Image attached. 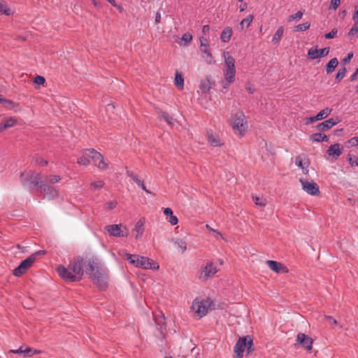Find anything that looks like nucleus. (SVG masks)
Returning a JSON list of instances; mask_svg holds the SVG:
<instances>
[{
  "mask_svg": "<svg viewBox=\"0 0 358 358\" xmlns=\"http://www.w3.org/2000/svg\"><path fill=\"white\" fill-rule=\"evenodd\" d=\"M88 257H76L72 259L67 267L58 266L57 271L59 275L66 282H76L82 279L84 267L86 268V260Z\"/></svg>",
  "mask_w": 358,
  "mask_h": 358,
  "instance_id": "f257e3e1",
  "label": "nucleus"
},
{
  "mask_svg": "<svg viewBox=\"0 0 358 358\" xmlns=\"http://www.w3.org/2000/svg\"><path fill=\"white\" fill-rule=\"evenodd\" d=\"M86 273L92 279L94 284L101 289H105L108 286V271L99 266L96 259L88 257L86 260Z\"/></svg>",
  "mask_w": 358,
  "mask_h": 358,
  "instance_id": "f03ea898",
  "label": "nucleus"
},
{
  "mask_svg": "<svg viewBox=\"0 0 358 358\" xmlns=\"http://www.w3.org/2000/svg\"><path fill=\"white\" fill-rule=\"evenodd\" d=\"M231 126L235 134H238L240 136H243L248 129V122L245 114L241 112H237L232 117Z\"/></svg>",
  "mask_w": 358,
  "mask_h": 358,
  "instance_id": "7ed1b4c3",
  "label": "nucleus"
},
{
  "mask_svg": "<svg viewBox=\"0 0 358 358\" xmlns=\"http://www.w3.org/2000/svg\"><path fill=\"white\" fill-rule=\"evenodd\" d=\"M224 66L223 72L224 78L228 83H232L235 80L236 76V68H235V60L229 52H224Z\"/></svg>",
  "mask_w": 358,
  "mask_h": 358,
  "instance_id": "20e7f679",
  "label": "nucleus"
},
{
  "mask_svg": "<svg viewBox=\"0 0 358 358\" xmlns=\"http://www.w3.org/2000/svg\"><path fill=\"white\" fill-rule=\"evenodd\" d=\"M212 306L213 301L210 299H195L191 308L199 318H201L208 313Z\"/></svg>",
  "mask_w": 358,
  "mask_h": 358,
  "instance_id": "39448f33",
  "label": "nucleus"
},
{
  "mask_svg": "<svg viewBox=\"0 0 358 358\" xmlns=\"http://www.w3.org/2000/svg\"><path fill=\"white\" fill-rule=\"evenodd\" d=\"M20 179L24 186L33 185L36 187L42 183L41 174L31 170L22 172L20 174Z\"/></svg>",
  "mask_w": 358,
  "mask_h": 358,
  "instance_id": "423d86ee",
  "label": "nucleus"
},
{
  "mask_svg": "<svg viewBox=\"0 0 358 358\" xmlns=\"http://www.w3.org/2000/svg\"><path fill=\"white\" fill-rule=\"evenodd\" d=\"M36 259V255H31L23 260L20 264L14 269L13 275L16 277L21 276L29 268Z\"/></svg>",
  "mask_w": 358,
  "mask_h": 358,
  "instance_id": "0eeeda50",
  "label": "nucleus"
},
{
  "mask_svg": "<svg viewBox=\"0 0 358 358\" xmlns=\"http://www.w3.org/2000/svg\"><path fill=\"white\" fill-rule=\"evenodd\" d=\"M87 154L90 155L91 159L94 162V164L100 169H106L108 164L105 162L102 155L97 152L96 150L92 148L90 150L86 152Z\"/></svg>",
  "mask_w": 358,
  "mask_h": 358,
  "instance_id": "6e6552de",
  "label": "nucleus"
},
{
  "mask_svg": "<svg viewBox=\"0 0 358 358\" xmlns=\"http://www.w3.org/2000/svg\"><path fill=\"white\" fill-rule=\"evenodd\" d=\"M136 261V266L143 269L158 270L159 268V265L157 262L146 257L138 255Z\"/></svg>",
  "mask_w": 358,
  "mask_h": 358,
  "instance_id": "1a4fd4ad",
  "label": "nucleus"
},
{
  "mask_svg": "<svg viewBox=\"0 0 358 358\" xmlns=\"http://www.w3.org/2000/svg\"><path fill=\"white\" fill-rule=\"evenodd\" d=\"M303 189L308 194L312 196H316L320 194V189L318 185L313 181H308L305 179L299 180Z\"/></svg>",
  "mask_w": 358,
  "mask_h": 358,
  "instance_id": "9d476101",
  "label": "nucleus"
},
{
  "mask_svg": "<svg viewBox=\"0 0 358 358\" xmlns=\"http://www.w3.org/2000/svg\"><path fill=\"white\" fill-rule=\"evenodd\" d=\"M329 52V48L317 49V47H312L308 50V58L309 59H315L327 56Z\"/></svg>",
  "mask_w": 358,
  "mask_h": 358,
  "instance_id": "9b49d317",
  "label": "nucleus"
},
{
  "mask_svg": "<svg viewBox=\"0 0 358 358\" xmlns=\"http://www.w3.org/2000/svg\"><path fill=\"white\" fill-rule=\"evenodd\" d=\"M217 272L216 266L213 262H208L206 266L202 268L199 278L206 280L213 277Z\"/></svg>",
  "mask_w": 358,
  "mask_h": 358,
  "instance_id": "f8f14e48",
  "label": "nucleus"
},
{
  "mask_svg": "<svg viewBox=\"0 0 358 358\" xmlns=\"http://www.w3.org/2000/svg\"><path fill=\"white\" fill-rule=\"evenodd\" d=\"M106 231L109 234L110 236L115 237H127L128 236L127 232H124L121 229L120 224H109L105 227Z\"/></svg>",
  "mask_w": 358,
  "mask_h": 358,
  "instance_id": "ddd939ff",
  "label": "nucleus"
},
{
  "mask_svg": "<svg viewBox=\"0 0 358 358\" xmlns=\"http://www.w3.org/2000/svg\"><path fill=\"white\" fill-rule=\"evenodd\" d=\"M266 264L268 265L269 268L277 273H287L289 272L288 268L282 264L273 261L267 260Z\"/></svg>",
  "mask_w": 358,
  "mask_h": 358,
  "instance_id": "4468645a",
  "label": "nucleus"
},
{
  "mask_svg": "<svg viewBox=\"0 0 358 358\" xmlns=\"http://www.w3.org/2000/svg\"><path fill=\"white\" fill-rule=\"evenodd\" d=\"M248 337L240 338L236 342L234 346V353L236 354V358H243V353L246 347V341Z\"/></svg>",
  "mask_w": 358,
  "mask_h": 358,
  "instance_id": "2eb2a0df",
  "label": "nucleus"
},
{
  "mask_svg": "<svg viewBox=\"0 0 358 358\" xmlns=\"http://www.w3.org/2000/svg\"><path fill=\"white\" fill-rule=\"evenodd\" d=\"M297 343L302 345V346L307 350L310 351L312 350L313 339L310 337L307 336L305 334L299 333L297 335Z\"/></svg>",
  "mask_w": 358,
  "mask_h": 358,
  "instance_id": "dca6fc26",
  "label": "nucleus"
},
{
  "mask_svg": "<svg viewBox=\"0 0 358 358\" xmlns=\"http://www.w3.org/2000/svg\"><path fill=\"white\" fill-rule=\"evenodd\" d=\"M338 123L337 118H330L317 125L316 128L318 131L324 132L331 129L334 126Z\"/></svg>",
  "mask_w": 358,
  "mask_h": 358,
  "instance_id": "f3484780",
  "label": "nucleus"
},
{
  "mask_svg": "<svg viewBox=\"0 0 358 358\" xmlns=\"http://www.w3.org/2000/svg\"><path fill=\"white\" fill-rule=\"evenodd\" d=\"M145 223V220L144 218H141L134 225V227L132 230V232L134 234L135 238L136 240L140 239L144 232V225Z\"/></svg>",
  "mask_w": 358,
  "mask_h": 358,
  "instance_id": "a211bd4d",
  "label": "nucleus"
},
{
  "mask_svg": "<svg viewBox=\"0 0 358 358\" xmlns=\"http://www.w3.org/2000/svg\"><path fill=\"white\" fill-rule=\"evenodd\" d=\"M343 147L340 143H334L329 147L327 153L336 159L343 152Z\"/></svg>",
  "mask_w": 358,
  "mask_h": 358,
  "instance_id": "6ab92c4d",
  "label": "nucleus"
},
{
  "mask_svg": "<svg viewBox=\"0 0 358 358\" xmlns=\"http://www.w3.org/2000/svg\"><path fill=\"white\" fill-rule=\"evenodd\" d=\"M201 46L200 50L201 53L203 54V57L208 59H212V55L210 52V49L208 48V41L204 37L200 38Z\"/></svg>",
  "mask_w": 358,
  "mask_h": 358,
  "instance_id": "aec40b11",
  "label": "nucleus"
},
{
  "mask_svg": "<svg viewBox=\"0 0 358 358\" xmlns=\"http://www.w3.org/2000/svg\"><path fill=\"white\" fill-rule=\"evenodd\" d=\"M0 103L3 106L8 110H14L15 111L20 110V105L18 103H15L12 100L1 97V96Z\"/></svg>",
  "mask_w": 358,
  "mask_h": 358,
  "instance_id": "412c9836",
  "label": "nucleus"
},
{
  "mask_svg": "<svg viewBox=\"0 0 358 358\" xmlns=\"http://www.w3.org/2000/svg\"><path fill=\"white\" fill-rule=\"evenodd\" d=\"M126 174L128 177L131 178L142 189H143L147 194L151 192L145 187L143 180L140 179L137 175L130 170H127Z\"/></svg>",
  "mask_w": 358,
  "mask_h": 358,
  "instance_id": "4be33fe9",
  "label": "nucleus"
},
{
  "mask_svg": "<svg viewBox=\"0 0 358 358\" xmlns=\"http://www.w3.org/2000/svg\"><path fill=\"white\" fill-rule=\"evenodd\" d=\"M40 187L50 199H54L58 195L57 189L49 185L41 183Z\"/></svg>",
  "mask_w": 358,
  "mask_h": 358,
  "instance_id": "5701e85b",
  "label": "nucleus"
},
{
  "mask_svg": "<svg viewBox=\"0 0 358 358\" xmlns=\"http://www.w3.org/2000/svg\"><path fill=\"white\" fill-rule=\"evenodd\" d=\"M154 320L156 324L157 329L160 331H162L165 329V317L163 314L155 315Z\"/></svg>",
  "mask_w": 358,
  "mask_h": 358,
  "instance_id": "b1692460",
  "label": "nucleus"
},
{
  "mask_svg": "<svg viewBox=\"0 0 358 358\" xmlns=\"http://www.w3.org/2000/svg\"><path fill=\"white\" fill-rule=\"evenodd\" d=\"M90 149H85L82 151V155L78 158L77 163L80 165L87 166L90 163V155L86 152Z\"/></svg>",
  "mask_w": 358,
  "mask_h": 358,
  "instance_id": "393cba45",
  "label": "nucleus"
},
{
  "mask_svg": "<svg viewBox=\"0 0 358 358\" xmlns=\"http://www.w3.org/2000/svg\"><path fill=\"white\" fill-rule=\"evenodd\" d=\"M164 213L166 215L167 220L171 225L178 224V220L176 216L173 215V210L170 208H164Z\"/></svg>",
  "mask_w": 358,
  "mask_h": 358,
  "instance_id": "a878e982",
  "label": "nucleus"
},
{
  "mask_svg": "<svg viewBox=\"0 0 358 358\" xmlns=\"http://www.w3.org/2000/svg\"><path fill=\"white\" fill-rule=\"evenodd\" d=\"M33 350L31 348H27L25 350L21 346L17 350H10L9 353L22 355L24 357H30L31 355V352H32Z\"/></svg>",
  "mask_w": 358,
  "mask_h": 358,
  "instance_id": "bb28decb",
  "label": "nucleus"
},
{
  "mask_svg": "<svg viewBox=\"0 0 358 358\" xmlns=\"http://www.w3.org/2000/svg\"><path fill=\"white\" fill-rule=\"evenodd\" d=\"M232 35L231 28L227 27L223 29L220 35V39L224 43H228Z\"/></svg>",
  "mask_w": 358,
  "mask_h": 358,
  "instance_id": "cd10ccee",
  "label": "nucleus"
},
{
  "mask_svg": "<svg viewBox=\"0 0 358 358\" xmlns=\"http://www.w3.org/2000/svg\"><path fill=\"white\" fill-rule=\"evenodd\" d=\"M208 140L212 146L217 147L223 145L219 137L214 135L213 133L208 132Z\"/></svg>",
  "mask_w": 358,
  "mask_h": 358,
  "instance_id": "c85d7f7f",
  "label": "nucleus"
},
{
  "mask_svg": "<svg viewBox=\"0 0 358 358\" xmlns=\"http://www.w3.org/2000/svg\"><path fill=\"white\" fill-rule=\"evenodd\" d=\"M338 64V61L337 58L334 57V58L331 59L326 65L327 73L328 74L332 73L335 70V69L336 68Z\"/></svg>",
  "mask_w": 358,
  "mask_h": 358,
  "instance_id": "c756f323",
  "label": "nucleus"
},
{
  "mask_svg": "<svg viewBox=\"0 0 358 358\" xmlns=\"http://www.w3.org/2000/svg\"><path fill=\"white\" fill-rule=\"evenodd\" d=\"M211 88V83L208 78L200 82L199 89L202 93H207Z\"/></svg>",
  "mask_w": 358,
  "mask_h": 358,
  "instance_id": "7c9ffc66",
  "label": "nucleus"
},
{
  "mask_svg": "<svg viewBox=\"0 0 358 358\" xmlns=\"http://www.w3.org/2000/svg\"><path fill=\"white\" fill-rule=\"evenodd\" d=\"M174 83L178 87L179 90H182L184 87V78L182 75L179 73L178 71H176V76L174 79Z\"/></svg>",
  "mask_w": 358,
  "mask_h": 358,
  "instance_id": "2f4dec72",
  "label": "nucleus"
},
{
  "mask_svg": "<svg viewBox=\"0 0 358 358\" xmlns=\"http://www.w3.org/2000/svg\"><path fill=\"white\" fill-rule=\"evenodd\" d=\"M253 19H254V16L252 15H248L247 17H245L243 20H241V22H240L238 29L240 30H243L245 27L248 28L250 25Z\"/></svg>",
  "mask_w": 358,
  "mask_h": 358,
  "instance_id": "473e14b6",
  "label": "nucleus"
},
{
  "mask_svg": "<svg viewBox=\"0 0 358 358\" xmlns=\"http://www.w3.org/2000/svg\"><path fill=\"white\" fill-rule=\"evenodd\" d=\"M284 33V27H280L277 31H275V34L273 36L272 42L274 44L278 43V42L280 41L281 37L282 36Z\"/></svg>",
  "mask_w": 358,
  "mask_h": 358,
  "instance_id": "72a5a7b5",
  "label": "nucleus"
},
{
  "mask_svg": "<svg viewBox=\"0 0 358 358\" xmlns=\"http://www.w3.org/2000/svg\"><path fill=\"white\" fill-rule=\"evenodd\" d=\"M172 241L177 245L181 253H183L187 249L186 242L182 239L173 238Z\"/></svg>",
  "mask_w": 358,
  "mask_h": 358,
  "instance_id": "f704fd0d",
  "label": "nucleus"
},
{
  "mask_svg": "<svg viewBox=\"0 0 358 358\" xmlns=\"http://www.w3.org/2000/svg\"><path fill=\"white\" fill-rule=\"evenodd\" d=\"M159 117H162L164 121L167 122V124L170 126H173L174 124V119L170 116L167 113L160 111Z\"/></svg>",
  "mask_w": 358,
  "mask_h": 358,
  "instance_id": "c9c22d12",
  "label": "nucleus"
},
{
  "mask_svg": "<svg viewBox=\"0 0 358 358\" xmlns=\"http://www.w3.org/2000/svg\"><path fill=\"white\" fill-rule=\"evenodd\" d=\"M331 112V109H329V108H326L322 110L320 113H318L316 115V119H317L318 120L324 119L330 115Z\"/></svg>",
  "mask_w": 358,
  "mask_h": 358,
  "instance_id": "e433bc0d",
  "label": "nucleus"
},
{
  "mask_svg": "<svg viewBox=\"0 0 358 358\" xmlns=\"http://www.w3.org/2000/svg\"><path fill=\"white\" fill-rule=\"evenodd\" d=\"M346 72H347V70H346L345 67L339 69L336 75V78H335L336 80L338 83H340L343 80V78L345 76Z\"/></svg>",
  "mask_w": 358,
  "mask_h": 358,
  "instance_id": "4c0bfd02",
  "label": "nucleus"
},
{
  "mask_svg": "<svg viewBox=\"0 0 358 358\" xmlns=\"http://www.w3.org/2000/svg\"><path fill=\"white\" fill-rule=\"evenodd\" d=\"M0 13L6 14V15H10L13 13L10 9L7 8V6L4 3L3 0H0Z\"/></svg>",
  "mask_w": 358,
  "mask_h": 358,
  "instance_id": "58836bf2",
  "label": "nucleus"
},
{
  "mask_svg": "<svg viewBox=\"0 0 358 358\" xmlns=\"http://www.w3.org/2000/svg\"><path fill=\"white\" fill-rule=\"evenodd\" d=\"M252 200L256 205L259 206H264L266 203V199L263 197L252 196Z\"/></svg>",
  "mask_w": 358,
  "mask_h": 358,
  "instance_id": "ea45409f",
  "label": "nucleus"
},
{
  "mask_svg": "<svg viewBox=\"0 0 358 358\" xmlns=\"http://www.w3.org/2000/svg\"><path fill=\"white\" fill-rule=\"evenodd\" d=\"M138 255H131V254H126V258L129 261V262L134 265H137V261Z\"/></svg>",
  "mask_w": 358,
  "mask_h": 358,
  "instance_id": "a19ab883",
  "label": "nucleus"
},
{
  "mask_svg": "<svg viewBox=\"0 0 358 358\" xmlns=\"http://www.w3.org/2000/svg\"><path fill=\"white\" fill-rule=\"evenodd\" d=\"M61 180V178L57 175H50L46 178L47 182L50 183L58 182Z\"/></svg>",
  "mask_w": 358,
  "mask_h": 358,
  "instance_id": "79ce46f5",
  "label": "nucleus"
},
{
  "mask_svg": "<svg viewBox=\"0 0 358 358\" xmlns=\"http://www.w3.org/2000/svg\"><path fill=\"white\" fill-rule=\"evenodd\" d=\"M3 123L5 124L6 127L8 129L10 127H13L17 123V120L13 117H10L8 119H6Z\"/></svg>",
  "mask_w": 358,
  "mask_h": 358,
  "instance_id": "37998d69",
  "label": "nucleus"
},
{
  "mask_svg": "<svg viewBox=\"0 0 358 358\" xmlns=\"http://www.w3.org/2000/svg\"><path fill=\"white\" fill-rule=\"evenodd\" d=\"M303 13L301 10H299L297 13L292 14L289 17V21L294 20H300L302 18Z\"/></svg>",
  "mask_w": 358,
  "mask_h": 358,
  "instance_id": "c03bdc74",
  "label": "nucleus"
},
{
  "mask_svg": "<svg viewBox=\"0 0 358 358\" xmlns=\"http://www.w3.org/2000/svg\"><path fill=\"white\" fill-rule=\"evenodd\" d=\"M322 134L321 133H315L310 136V140L313 142H322Z\"/></svg>",
  "mask_w": 358,
  "mask_h": 358,
  "instance_id": "a18cd8bd",
  "label": "nucleus"
},
{
  "mask_svg": "<svg viewBox=\"0 0 358 358\" xmlns=\"http://www.w3.org/2000/svg\"><path fill=\"white\" fill-rule=\"evenodd\" d=\"M348 160L351 166H358V157H357L349 155Z\"/></svg>",
  "mask_w": 358,
  "mask_h": 358,
  "instance_id": "49530a36",
  "label": "nucleus"
},
{
  "mask_svg": "<svg viewBox=\"0 0 358 358\" xmlns=\"http://www.w3.org/2000/svg\"><path fill=\"white\" fill-rule=\"evenodd\" d=\"M104 185V182L103 180H99L96 182H93L90 184V186L95 189H101Z\"/></svg>",
  "mask_w": 358,
  "mask_h": 358,
  "instance_id": "de8ad7c7",
  "label": "nucleus"
},
{
  "mask_svg": "<svg viewBox=\"0 0 358 358\" xmlns=\"http://www.w3.org/2000/svg\"><path fill=\"white\" fill-rule=\"evenodd\" d=\"M310 24L309 22H305L303 24H298L296 27V31H306L310 28Z\"/></svg>",
  "mask_w": 358,
  "mask_h": 358,
  "instance_id": "09e8293b",
  "label": "nucleus"
},
{
  "mask_svg": "<svg viewBox=\"0 0 358 358\" xmlns=\"http://www.w3.org/2000/svg\"><path fill=\"white\" fill-rule=\"evenodd\" d=\"M358 33V22H355L353 27L350 29L348 35L349 36H354Z\"/></svg>",
  "mask_w": 358,
  "mask_h": 358,
  "instance_id": "8fccbe9b",
  "label": "nucleus"
},
{
  "mask_svg": "<svg viewBox=\"0 0 358 358\" xmlns=\"http://www.w3.org/2000/svg\"><path fill=\"white\" fill-rule=\"evenodd\" d=\"M248 337V340L246 341V347L248 353H250L252 351L253 341L249 336Z\"/></svg>",
  "mask_w": 358,
  "mask_h": 358,
  "instance_id": "3c124183",
  "label": "nucleus"
},
{
  "mask_svg": "<svg viewBox=\"0 0 358 358\" xmlns=\"http://www.w3.org/2000/svg\"><path fill=\"white\" fill-rule=\"evenodd\" d=\"M192 40V36L189 33H185L182 36V41L185 42V45L189 43Z\"/></svg>",
  "mask_w": 358,
  "mask_h": 358,
  "instance_id": "603ef678",
  "label": "nucleus"
},
{
  "mask_svg": "<svg viewBox=\"0 0 358 358\" xmlns=\"http://www.w3.org/2000/svg\"><path fill=\"white\" fill-rule=\"evenodd\" d=\"M34 83L41 85H43L44 84V83L45 82V78L43 76H36L34 78Z\"/></svg>",
  "mask_w": 358,
  "mask_h": 358,
  "instance_id": "864d4df0",
  "label": "nucleus"
},
{
  "mask_svg": "<svg viewBox=\"0 0 358 358\" xmlns=\"http://www.w3.org/2000/svg\"><path fill=\"white\" fill-rule=\"evenodd\" d=\"M337 34V29H333L330 32L325 34L324 37L326 38H334Z\"/></svg>",
  "mask_w": 358,
  "mask_h": 358,
  "instance_id": "5fc2aeb1",
  "label": "nucleus"
},
{
  "mask_svg": "<svg viewBox=\"0 0 358 358\" xmlns=\"http://www.w3.org/2000/svg\"><path fill=\"white\" fill-rule=\"evenodd\" d=\"M348 143L351 146H357L358 145V136L352 137L348 140Z\"/></svg>",
  "mask_w": 358,
  "mask_h": 358,
  "instance_id": "6e6d98bb",
  "label": "nucleus"
},
{
  "mask_svg": "<svg viewBox=\"0 0 358 358\" xmlns=\"http://www.w3.org/2000/svg\"><path fill=\"white\" fill-rule=\"evenodd\" d=\"M352 20L355 22H358V3L355 6V13L352 16Z\"/></svg>",
  "mask_w": 358,
  "mask_h": 358,
  "instance_id": "4d7b16f0",
  "label": "nucleus"
},
{
  "mask_svg": "<svg viewBox=\"0 0 358 358\" xmlns=\"http://www.w3.org/2000/svg\"><path fill=\"white\" fill-rule=\"evenodd\" d=\"M340 0H331V8H332L334 10H336L340 5Z\"/></svg>",
  "mask_w": 358,
  "mask_h": 358,
  "instance_id": "13d9d810",
  "label": "nucleus"
},
{
  "mask_svg": "<svg viewBox=\"0 0 358 358\" xmlns=\"http://www.w3.org/2000/svg\"><path fill=\"white\" fill-rule=\"evenodd\" d=\"M353 57V53L352 52H349L348 54V55L343 59V63L344 64H346L348 63H349L351 60V59Z\"/></svg>",
  "mask_w": 358,
  "mask_h": 358,
  "instance_id": "bf43d9fd",
  "label": "nucleus"
},
{
  "mask_svg": "<svg viewBox=\"0 0 358 358\" xmlns=\"http://www.w3.org/2000/svg\"><path fill=\"white\" fill-rule=\"evenodd\" d=\"M107 206H108V209L112 210L116 207L117 202L114 201H110V202L107 203Z\"/></svg>",
  "mask_w": 358,
  "mask_h": 358,
  "instance_id": "052dcab7",
  "label": "nucleus"
},
{
  "mask_svg": "<svg viewBox=\"0 0 358 358\" xmlns=\"http://www.w3.org/2000/svg\"><path fill=\"white\" fill-rule=\"evenodd\" d=\"M325 319L330 324H337V321L334 318H333L331 316H326Z\"/></svg>",
  "mask_w": 358,
  "mask_h": 358,
  "instance_id": "680f3d73",
  "label": "nucleus"
},
{
  "mask_svg": "<svg viewBox=\"0 0 358 358\" xmlns=\"http://www.w3.org/2000/svg\"><path fill=\"white\" fill-rule=\"evenodd\" d=\"M296 164L300 167V168H302L303 167V162L301 160V159L300 158V157H297L296 158Z\"/></svg>",
  "mask_w": 358,
  "mask_h": 358,
  "instance_id": "e2e57ef3",
  "label": "nucleus"
},
{
  "mask_svg": "<svg viewBox=\"0 0 358 358\" xmlns=\"http://www.w3.org/2000/svg\"><path fill=\"white\" fill-rule=\"evenodd\" d=\"M36 162L41 166H45L48 164V162L43 159H38Z\"/></svg>",
  "mask_w": 358,
  "mask_h": 358,
  "instance_id": "0e129e2a",
  "label": "nucleus"
},
{
  "mask_svg": "<svg viewBox=\"0 0 358 358\" xmlns=\"http://www.w3.org/2000/svg\"><path fill=\"white\" fill-rule=\"evenodd\" d=\"M358 76V67L356 69L354 73L350 76V81H354Z\"/></svg>",
  "mask_w": 358,
  "mask_h": 358,
  "instance_id": "69168bd1",
  "label": "nucleus"
},
{
  "mask_svg": "<svg viewBox=\"0 0 358 358\" xmlns=\"http://www.w3.org/2000/svg\"><path fill=\"white\" fill-rule=\"evenodd\" d=\"M210 31V27L208 25H204L202 28V32L206 34Z\"/></svg>",
  "mask_w": 358,
  "mask_h": 358,
  "instance_id": "338daca9",
  "label": "nucleus"
},
{
  "mask_svg": "<svg viewBox=\"0 0 358 358\" xmlns=\"http://www.w3.org/2000/svg\"><path fill=\"white\" fill-rule=\"evenodd\" d=\"M160 21H161V14L159 12H157L156 15H155V22L159 23Z\"/></svg>",
  "mask_w": 358,
  "mask_h": 358,
  "instance_id": "774afa93",
  "label": "nucleus"
}]
</instances>
